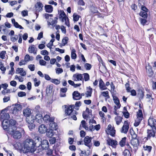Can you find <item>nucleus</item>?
I'll return each instance as SVG.
<instances>
[{
  "mask_svg": "<svg viewBox=\"0 0 156 156\" xmlns=\"http://www.w3.org/2000/svg\"><path fill=\"white\" fill-rule=\"evenodd\" d=\"M23 149L24 153H34L36 149L34 147V140L31 139H26L23 143Z\"/></svg>",
  "mask_w": 156,
  "mask_h": 156,
  "instance_id": "nucleus-1",
  "label": "nucleus"
},
{
  "mask_svg": "<svg viewBox=\"0 0 156 156\" xmlns=\"http://www.w3.org/2000/svg\"><path fill=\"white\" fill-rule=\"evenodd\" d=\"M2 126L3 129H7L8 132H11L16 129V122L15 120H4L2 122Z\"/></svg>",
  "mask_w": 156,
  "mask_h": 156,
  "instance_id": "nucleus-2",
  "label": "nucleus"
},
{
  "mask_svg": "<svg viewBox=\"0 0 156 156\" xmlns=\"http://www.w3.org/2000/svg\"><path fill=\"white\" fill-rule=\"evenodd\" d=\"M8 133L15 139H20L22 137V134L20 132V131L17 130L16 129L11 131V132H9Z\"/></svg>",
  "mask_w": 156,
  "mask_h": 156,
  "instance_id": "nucleus-3",
  "label": "nucleus"
},
{
  "mask_svg": "<svg viewBox=\"0 0 156 156\" xmlns=\"http://www.w3.org/2000/svg\"><path fill=\"white\" fill-rule=\"evenodd\" d=\"M92 139V138L91 137L86 136L84 137L83 140L84 145L88 147L90 149L91 148L92 145L91 142Z\"/></svg>",
  "mask_w": 156,
  "mask_h": 156,
  "instance_id": "nucleus-4",
  "label": "nucleus"
},
{
  "mask_svg": "<svg viewBox=\"0 0 156 156\" xmlns=\"http://www.w3.org/2000/svg\"><path fill=\"white\" fill-rule=\"evenodd\" d=\"M72 79L75 81H82L83 83V75L78 73L73 75Z\"/></svg>",
  "mask_w": 156,
  "mask_h": 156,
  "instance_id": "nucleus-5",
  "label": "nucleus"
},
{
  "mask_svg": "<svg viewBox=\"0 0 156 156\" xmlns=\"http://www.w3.org/2000/svg\"><path fill=\"white\" fill-rule=\"evenodd\" d=\"M35 141H34V147H39L42 144V139L38 136H35L34 138Z\"/></svg>",
  "mask_w": 156,
  "mask_h": 156,
  "instance_id": "nucleus-6",
  "label": "nucleus"
},
{
  "mask_svg": "<svg viewBox=\"0 0 156 156\" xmlns=\"http://www.w3.org/2000/svg\"><path fill=\"white\" fill-rule=\"evenodd\" d=\"M74 105H71L69 106L66 105L65 108H66L65 110V113L68 115H71L73 111V107Z\"/></svg>",
  "mask_w": 156,
  "mask_h": 156,
  "instance_id": "nucleus-7",
  "label": "nucleus"
},
{
  "mask_svg": "<svg viewBox=\"0 0 156 156\" xmlns=\"http://www.w3.org/2000/svg\"><path fill=\"white\" fill-rule=\"evenodd\" d=\"M36 8V12H41L42 10L43 5L40 2H37L35 5Z\"/></svg>",
  "mask_w": 156,
  "mask_h": 156,
  "instance_id": "nucleus-8",
  "label": "nucleus"
},
{
  "mask_svg": "<svg viewBox=\"0 0 156 156\" xmlns=\"http://www.w3.org/2000/svg\"><path fill=\"white\" fill-rule=\"evenodd\" d=\"M147 137L148 139H150L151 137H154L155 136V132L154 130L153 129H148L147 130Z\"/></svg>",
  "mask_w": 156,
  "mask_h": 156,
  "instance_id": "nucleus-9",
  "label": "nucleus"
},
{
  "mask_svg": "<svg viewBox=\"0 0 156 156\" xmlns=\"http://www.w3.org/2000/svg\"><path fill=\"white\" fill-rule=\"evenodd\" d=\"M129 124L127 121H125L124 122V124L122 128L121 132L122 133H126L128 130Z\"/></svg>",
  "mask_w": 156,
  "mask_h": 156,
  "instance_id": "nucleus-10",
  "label": "nucleus"
},
{
  "mask_svg": "<svg viewBox=\"0 0 156 156\" xmlns=\"http://www.w3.org/2000/svg\"><path fill=\"white\" fill-rule=\"evenodd\" d=\"M41 146L42 148L44 149H48L49 148V143L47 140H43L42 141Z\"/></svg>",
  "mask_w": 156,
  "mask_h": 156,
  "instance_id": "nucleus-11",
  "label": "nucleus"
},
{
  "mask_svg": "<svg viewBox=\"0 0 156 156\" xmlns=\"http://www.w3.org/2000/svg\"><path fill=\"white\" fill-rule=\"evenodd\" d=\"M107 144L111 145L113 147L115 148L117 144V142L115 140H113L111 139H108L107 140Z\"/></svg>",
  "mask_w": 156,
  "mask_h": 156,
  "instance_id": "nucleus-12",
  "label": "nucleus"
},
{
  "mask_svg": "<svg viewBox=\"0 0 156 156\" xmlns=\"http://www.w3.org/2000/svg\"><path fill=\"white\" fill-rule=\"evenodd\" d=\"M73 98L75 100H80L81 98L80 94L77 91H74L73 93Z\"/></svg>",
  "mask_w": 156,
  "mask_h": 156,
  "instance_id": "nucleus-13",
  "label": "nucleus"
},
{
  "mask_svg": "<svg viewBox=\"0 0 156 156\" xmlns=\"http://www.w3.org/2000/svg\"><path fill=\"white\" fill-rule=\"evenodd\" d=\"M99 87L101 90L107 89V87L106 86L105 83L101 79H100L99 81Z\"/></svg>",
  "mask_w": 156,
  "mask_h": 156,
  "instance_id": "nucleus-14",
  "label": "nucleus"
},
{
  "mask_svg": "<svg viewBox=\"0 0 156 156\" xmlns=\"http://www.w3.org/2000/svg\"><path fill=\"white\" fill-rule=\"evenodd\" d=\"M35 119V117L33 115H31L26 117V121L27 123H34Z\"/></svg>",
  "mask_w": 156,
  "mask_h": 156,
  "instance_id": "nucleus-15",
  "label": "nucleus"
},
{
  "mask_svg": "<svg viewBox=\"0 0 156 156\" xmlns=\"http://www.w3.org/2000/svg\"><path fill=\"white\" fill-rule=\"evenodd\" d=\"M146 72L150 76H151L153 74V72L151 66L148 64L147 66H146Z\"/></svg>",
  "mask_w": 156,
  "mask_h": 156,
  "instance_id": "nucleus-16",
  "label": "nucleus"
},
{
  "mask_svg": "<svg viewBox=\"0 0 156 156\" xmlns=\"http://www.w3.org/2000/svg\"><path fill=\"white\" fill-rule=\"evenodd\" d=\"M54 119H52L50 122L49 127L50 129H52L53 130H56L58 127L57 124L54 121Z\"/></svg>",
  "mask_w": 156,
  "mask_h": 156,
  "instance_id": "nucleus-17",
  "label": "nucleus"
},
{
  "mask_svg": "<svg viewBox=\"0 0 156 156\" xmlns=\"http://www.w3.org/2000/svg\"><path fill=\"white\" fill-rule=\"evenodd\" d=\"M131 144L135 148H137L139 145V141L137 139H132L131 141Z\"/></svg>",
  "mask_w": 156,
  "mask_h": 156,
  "instance_id": "nucleus-18",
  "label": "nucleus"
},
{
  "mask_svg": "<svg viewBox=\"0 0 156 156\" xmlns=\"http://www.w3.org/2000/svg\"><path fill=\"white\" fill-rule=\"evenodd\" d=\"M46 130L47 128L44 125H41L39 126L38 130L41 133H44L46 132Z\"/></svg>",
  "mask_w": 156,
  "mask_h": 156,
  "instance_id": "nucleus-19",
  "label": "nucleus"
},
{
  "mask_svg": "<svg viewBox=\"0 0 156 156\" xmlns=\"http://www.w3.org/2000/svg\"><path fill=\"white\" fill-rule=\"evenodd\" d=\"M23 113L24 115L26 117L31 115V110L29 108H27L24 109L23 110Z\"/></svg>",
  "mask_w": 156,
  "mask_h": 156,
  "instance_id": "nucleus-20",
  "label": "nucleus"
},
{
  "mask_svg": "<svg viewBox=\"0 0 156 156\" xmlns=\"http://www.w3.org/2000/svg\"><path fill=\"white\" fill-rule=\"evenodd\" d=\"M35 119L37 122L41 123L43 119L42 116L41 114L37 113L36 115Z\"/></svg>",
  "mask_w": 156,
  "mask_h": 156,
  "instance_id": "nucleus-21",
  "label": "nucleus"
},
{
  "mask_svg": "<svg viewBox=\"0 0 156 156\" xmlns=\"http://www.w3.org/2000/svg\"><path fill=\"white\" fill-rule=\"evenodd\" d=\"M44 7L45 11L47 12L51 13L53 11V8L51 5H45Z\"/></svg>",
  "mask_w": 156,
  "mask_h": 156,
  "instance_id": "nucleus-22",
  "label": "nucleus"
},
{
  "mask_svg": "<svg viewBox=\"0 0 156 156\" xmlns=\"http://www.w3.org/2000/svg\"><path fill=\"white\" fill-rule=\"evenodd\" d=\"M10 118V116L8 113H5L2 114H0V118L4 120H8Z\"/></svg>",
  "mask_w": 156,
  "mask_h": 156,
  "instance_id": "nucleus-23",
  "label": "nucleus"
},
{
  "mask_svg": "<svg viewBox=\"0 0 156 156\" xmlns=\"http://www.w3.org/2000/svg\"><path fill=\"white\" fill-rule=\"evenodd\" d=\"M113 100L115 104L117 105V106H118V108H120L121 104L118 98L116 96H113Z\"/></svg>",
  "mask_w": 156,
  "mask_h": 156,
  "instance_id": "nucleus-24",
  "label": "nucleus"
},
{
  "mask_svg": "<svg viewBox=\"0 0 156 156\" xmlns=\"http://www.w3.org/2000/svg\"><path fill=\"white\" fill-rule=\"evenodd\" d=\"M155 120L153 119H149L148 120V124L151 127H155L156 125V122H155Z\"/></svg>",
  "mask_w": 156,
  "mask_h": 156,
  "instance_id": "nucleus-25",
  "label": "nucleus"
},
{
  "mask_svg": "<svg viewBox=\"0 0 156 156\" xmlns=\"http://www.w3.org/2000/svg\"><path fill=\"white\" fill-rule=\"evenodd\" d=\"M46 135L48 137H51L54 135L53 130L51 129H47Z\"/></svg>",
  "mask_w": 156,
  "mask_h": 156,
  "instance_id": "nucleus-26",
  "label": "nucleus"
},
{
  "mask_svg": "<svg viewBox=\"0 0 156 156\" xmlns=\"http://www.w3.org/2000/svg\"><path fill=\"white\" fill-rule=\"evenodd\" d=\"M138 91L137 95L139 97V99H143L144 96V92L141 89H138Z\"/></svg>",
  "mask_w": 156,
  "mask_h": 156,
  "instance_id": "nucleus-27",
  "label": "nucleus"
},
{
  "mask_svg": "<svg viewBox=\"0 0 156 156\" xmlns=\"http://www.w3.org/2000/svg\"><path fill=\"white\" fill-rule=\"evenodd\" d=\"M14 147L17 150H22L23 151V147H22L21 144L19 143H17L14 145Z\"/></svg>",
  "mask_w": 156,
  "mask_h": 156,
  "instance_id": "nucleus-28",
  "label": "nucleus"
},
{
  "mask_svg": "<svg viewBox=\"0 0 156 156\" xmlns=\"http://www.w3.org/2000/svg\"><path fill=\"white\" fill-rule=\"evenodd\" d=\"M14 107L13 110L14 111H20L21 110L22 106V105H21L20 104H16L14 105Z\"/></svg>",
  "mask_w": 156,
  "mask_h": 156,
  "instance_id": "nucleus-29",
  "label": "nucleus"
},
{
  "mask_svg": "<svg viewBox=\"0 0 156 156\" xmlns=\"http://www.w3.org/2000/svg\"><path fill=\"white\" fill-rule=\"evenodd\" d=\"M92 92V89L90 87H89L87 88V91L86 94L87 97H91Z\"/></svg>",
  "mask_w": 156,
  "mask_h": 156,
  "instance_id": "nucleus-30",
  "label": "nucleus"
},
{
  "mask_svg": "<svg viewBox=\"0 0 156 156\" xmlns=\"http://www.w3.org/2000/svg\"><path fill=\"white\" fill-rule=\"evenodd\" d=\"M102 66H100L99 67V69H100V70L102 73H103V72H106L107 70L106 66H105V63L103 62H102Z\"/></svg>",
  "mask_w": 156,
  "mask_h": 156,
  "instance_id": "nucleus-31",
  "label": "nucleus"
},
{
  "mask_svg": "<svg viewBox=\"0 0 156 156\" xmlns=\"http://www.w3.org/2000/svg\"><path fill=\"white\" fill-rule=\"evenodd\" d=\"M53 119L52 118L51 119L50 118V116L49 115H44L43 118L42 120L45 121V122H50L52 119Z\"/></svg>",
  "mask_w": 156,
  "mask_h": 156,
  "instance_id": "nucleus-32",
  "label": "nucleus"
},
{
  "mask_svg": "<svg viewBox=\"0 0 156 156\" xmlns=\"http://www.w3.org/2000/svg\"><path fill=\"white\" fill-rule=\"evenodd\" d=\"M122 117L120 116H117L115 118V120L116 122V123L117 125H119L121 122Z\"/></svg>",
  "mask_w": 156,
  "mask_h": 156,
  "instance_id": "nucleus-33",
  "label": "nucleus"
},
{
  "mask_svg": "<svg viewBox=\"0 0 156 156\" xmlns=\"http://www.w3.org/2000/svg\"><path fill=\"white\" fill-rule=\"evenodd\" d=\"M81 125L86 130H87L88 129V128L87 126L86 125V122L85 121L83 120L81 122V124L80 126V129H81Z\"/></svg>",
  "mask_w": 156,
  "mask_h": 156,
  "instance_id": "nucleus-34",
  "label": "nucleus"
},
{
  "mask_svg": "<svg viewBox=\"0 0 156 156\" xmlns=\"http://www.w3.org/2000/svg\"><path fill=\"white\" fill-rule=\"evenodd\" d=\"M31 58L32 59H30V57L29 55H26L24 58V61L26 62H27L29 61L30 60L32 61L33 60V57L31 56Z\"/></svg>",
  "mask_w": 156,
  "mask_h": 156,
  "instance_id": "nucleus-35",
  "label": "nucleus"
},
{
  "mask_svg": "<svg viewBox=\"0 0 156 156\" xmlns=\"http://www.w3.org/2000/svg\"><path fill=\"white\" fill-rule=\"evenodd\" d=\"M143 114L141 110H139L137 113V118L140 119L139 120H142V119Z\"/></svg>",
  "mask_w": 156,
  "mask_h": 156,
  "instance_id": "nucleus-36",
  "label": "nucleus"
},
{
  "mask_svg": "<svg viewBox=\"0 0 156 156\" xmlns=\"http://www.w3.org/2000/svg\"><path fill=\"white\" fill-rule=\"evenodd\" d=\"M76 50L75 49H73L71 53V57L73 59H75L76 58Z\"/></svg>",
  "mask_w": 156,
  "mask_h": 156,
  "instance_id": "nucleus-37",
  "label": "nucleus"
},
{
  "mask_svg": "<svg viewBox=\"0 0 156 156\" xmlns=\"http://www.w3.org/2000/svg\"><path fill=\"white\" fill-rule=\"evenodd\" d=\"M126 139V137H124L120 141L119 144L122 147L124 146L125 145Z\"/></svg>",
  "mask_w": 156,
  "mask_h": 156,
  "instance_id": "nucleus-38",
  "label": "nucleus"
},
{
  "mask_svg": "<svg viewBox=\"0 0 156 156\" xmlns=\"http://www.w3.org/2000/svg\"><path fill=\"white\" fill-rule=\"evenodd\" d=\"M83 80H84L85 81L89 80L90 79V76L87 73H84L83 74Z\"/></svg>",
  "mask_w": 156,
  "mask_h": 156,
  "instance_id": "nucleus-39",
  "label": "nucleus"
},
{
  "mask_svg": "<svg viewBox=\"0 0 156 156\" xmlns=\"http://www.w3.org/2000/svg\"><path fill=\"white\" fill-rule=\"evenodd\" d=\"M28 51L30 53H32L34 52L35 51V47L34 45H32L31 46L29 47L28 49Z\"/></svg>",
  "mask_w": 156,
  "mask_h": 156,
  "instance_id": "nucleus-40",
  "label": "nucleus"
},
{
  "mask_svg": "<svg viewBox=\"0 0 156 156\" xmlns=\"http://www.w3.org/2000/svg\"><path fill=\"white\" fill-rule=\"evenodd\" d=\"M139 15L144 18H147V14L146 12L141 11L139 13Z\"/></svg>",
  "mask_w": 156,
  "mask_h": 156,
  "instance_id": "nucleus-41",
  "label": "nucleus"
},
{
  "mask_svg": "<svg viewBox=\"0 0 156 156\" xmlns=\"http://www.w3.org/2000/svg\"><path fill=\"white\" fill-rule=\"evenodd\" d=\"M90 9L92 13H95L98 12V10L97 8L94 6H91L90 8Z\"/></svg>",
  "mask_w": 156,
  "mask_h": 156,
  "instance_id": "nucleus-42",
  "label": "nucleus"
},
{
  "mask_svg": "<svg viewBox=\"0 0 156 156\" xmlns=\"http://www.w3.org/2000/svg\"><path fill=\"white\" fill-rule=\"evenodd\" d=\"M69 38L67 37H65L62 41V45L65 46L67 43Z\"/></svg>",
  "mask_w": 156,
  "mask_h": 156,
  "instance_id": "nucleus-43",
  "label": "nucleus"
},
{
  "mask_svg": "<svg viewBox=\"0 0 156 156\" xmlns=\"http://www.w3.org/2000/svg\"><path fill=\"white\" fill-rule=\"evenodd\" d=\"M33 80L34 86L35 87L38 86L40 83V81L39 80L37 81V79L36 78H34Z\"/></svg>",
  "mask_w": 156,
  "mask_h": 156,
  "instance_id": "nucleus-44",
  "label": "nucleus"
},
{
  "mask_svg": "<svg viewBox=\"0 0 156 156\" xmlns=\"http://www.w3.org/2000/svg\"><path fill=\"white\" fill-rule=\"evenodd\" d=\"M81 105V102L80 101H76L75 104V106L74 105V107H73V108H75L76 109H78L79 107Z\"/></svg>",
  "mask_w": 156,
  "mask_h": 156,
  "instance_id": "nucleus-45",
  "label": "nucleus"
},
{
  "mask_svg": "<svg viewBox=\"0 0 156 156\" xmlns=\"http://www.w3.org/2000/svg\"><path fill=\"white\" fill-rule=\"evenodd\" d=\"M124 109H125L126 111V112H123V115L126 118H128L129 117V113L128 112V111H127L126 107H124Z\"/></svg>",
  "mask_w": 156,
  "mask_h": 156,
  "instance_id": "nucleus-46",
  "label": "nucleus"
},
{
  "mask_svg": "<svg viewBox=\"0 0 156 156\" xmlns=\"http://www.w3.org/2000/svg\"><path fill=\"white\" fill-rule=\"evenodd\" d=\"M51 82L56 85L59 84L60 82V80L57 79H52Z\"/></svg>",
  "mask_w": 156,
  "mask_h": 156,
  "instance_id": "nucleus-47",
  "label": "nucleus"
},
{
  "mask_svg": "<svg viewBox=\"0 0 156 156\" xmlns=\"http://www.w3.org/2000/svg\"><path fill=\"white\" fill-rule=\"evenodd\" d=\"M101 94L104 97H106L108 98H109L108 92V91L101 92Z\"/></svg>",
  "mask_w": 156,
  "mask_h": 156,
  "instance_id": "nucleus-48",
  "label": "nucleus"
},
{
  "mask_svg": "<svg viewBox=\"0 0 156 156\" xmlns=\"http://www.w3.org/2000/svg\"><path fill=\"white\" fill-rule=\"evenodd\" d=\"M123 153L124 156H131L130 151L127 149L125 150Z\"/></svg>",
  "mask_w": 156,
  "mask_h": 156,
  "instance_id": "nucleus-49",
  "label": "nucleus"
},
{
  "mask_svg": "<svg viewBox=\"0 0 156 156\" xmlns=\"http://www.w3.org/2000/svg\"><path fill=\"white\" fill-rule=\"evenodd\" d=\"M35 126V125L34 123H32L31 124L28 123V127L30 130H32V129H34Z\"/></svg>",
  "mask_w": 156,
  "mask_h": 156,
  "instance_id": "nucleus-50",
  "label": "nucleus"
},
{
  "mask_svg": "<svg viewBox=\"0 0 156 156\" xmlns=\"http://www.w3.org/2000/svg\"><path fill=\"white\" fill-rule=\"evenodd\" d=\"M18 38V35H15L14 37H11V40L12 42H15L17 40Z\"/></svg>",
  "mask_w": 156,
  "mask_h": 156,
  "instance_id": "nucleus-51",
  "label": "nucleus"
},
{
  "mask_svg": "<svg viewBox=\"0 0 156 156\" xmlns=\"http://www.w3.org/2000/svg\"><path fill=\"white\" fill-rule=\"evenodd\" d=\"M6 54V52L5 51H3L0 53V58L4 59L5 57V55Z\"/></svg>",
  "mask_w": 156,
  "mask_h": 156,
  "instance_id": "nucleus-52",
  "label": "nucleus"
},
{
  "mask_svg": "<svg viewBox=\"0 0 156 156\" xmlns=\"http://www.w3.org/2000/svg\"><path fill=\"white\" fill-rule=\"evenodd\" d=\"M23 69L22 68H17L16 71V74L21 73L23 72Z\"/></svg>",
  "mask_w": 156,
  "mask_h": 156,
  "instance_id": "nucleus-53",
  "label": "nucleus"
},
{
  "mask_svg": "<svg viewBox=\"0 0 156 156\" xmlns=\"http://www.w3.org/2000/svg\"><path fill=\"white\" fill-rule=\"evenodd\" d=\"M84 67L86 70H89L90 69L91 66L90 64L87 63L85 64Z\"/></svg>",
  "mask_w": 156,
  "mask_h": 156,
  "instance_id": "nucleus-54",
  "label": "nucleus"
},
{
  "mask_svg": "<svg viewBox=\"0 0 156 156\" xmlns=\"http://www.w3.org/2000/svg\"><path fill=\"white\" fill-rule=\"evenodd\" d=\"M13 25L16 28H19V29H23V28L21 25H20L17 22L15 23Z\"/></svg>",
  "mask_w": 156,
  "mask_h": 156,
  "instance_id": "nucleus-55",
  "label": "nucleus"
},
{
  "mask_svg": "<svg viewBox=\"0 0 156 156\" xmlns=\"http://www.w3.org/2000/svg\"><path fill=\"white\" fill-rule=\"evenodd\" d=\"M141 23L143 26L147 22V20L146 19H144L140 18H139Z\"/></svg>",
  "mask_w": 156,
  "mask_h": 156,
  "instance_id": "nucleus-56",
  "label": "nucleus"
},
{
  "mask_svg": "<svg viewBox=\"0 0 156 156\" xmlns=\"http://www.w3.org/2000/svg\"><path fill=\"white\" fill-rule=\"evenodd\" d=\"M26 93L24 92L20 91L18 93V95L19 97H23L26 96Z\"/></svg>",
  "mask_w": 156,
  "mask_h": 156,
  "instance_id": "nucleus-57",
  "label": "nucleus"
},
{
  "mask_svg": "<svg viewBox=\"0 0 156 156\" xmlns=\"http://www.w3.org/2000/svg\"><path fill=\"white\" fill-rule=\"evenodd\" d=\"M28 67L32 71H33L35 70V66L34 64L29 65Z\"/></svg>",
  "mask_w": 156,
  "mask_h": 156,
  "instance_id": "nucleus-58",
  "label": "nucleus"
},
{
  "mask_svg": "<svg viewBox=\"0 0 156 156\" xmlns=\"http://www.w3.org/2000/svg\"><path fill=\"white\" fill-rule=\"evenodd\" d=\"M115 131L114 129V128L113 127L112 128V129L110 130L109 132L110 133V135L112 136H114L115 134Z\"/></svg>",
  "mask_w": 156,
  "mask_h": 156,
  "instance_id": "nucleus-59",
  "label": "nucleus"
},
{
  "mask_svg": "<svg viewBox=\"0 0 156 156\" xmlns=\"http://www.w3.org/2000/svg\"><path fill=\"white\" fill-rule=\"evenodd\" d=\"M53 85L51 84V85H49L47 87L46 91H48L49 93L50 92V91H51L52 89H53Z\"/></svg>",
  "mask_w": 156,
  "mask_h": 156,
  "instance_id": "nucleus-60",
  "label": "nucleus"
},
{
  "mask_svg": "<svg viewBox=\"0 0 156 156\" xmlns=\"http://www.w3.org/2000/svg\"><path fill=\"white\" fill-rule=\"evenodd\" d=\"M125 87L127 92H129L130 91V88L129 87V83H127L125 85Z\"/></svg>",
  "mask_w": 156,
  "mask_h": 156,
  "instance_id": "nucleus-61",
  "label": "nucleus"
},
{
  "mask_svg": "<svg viewBox=\"0 0 156 156\" xmlns=\"http://www.w3.org/2000/svg\"><path fill=\"white\" fill-rule=\"evenodd\" d=\"M140 119L137 118L136 120H135V122L134 123V126L136 127L138 126L140 124V122L141 120H139Z\"/></svg>",
  "mask_w": 156,
  "mask_h": 156,
  "instance_id": "nucleus-62",
  "label": "nucleus"
},
{
  "mask_svg": "<svg viewBox=\"0 0 156 156\" xmlns=\"http://www.w3.org/2000/svg\"><path fill=\"white\" fill-rule=\"evenodd\" d=\"M58 19V18L57 17H55L54 18V20H52V21L51 22V23H50V24L52 25V26H54V25L56 24L57 23V20Z\"/></svg>",
  "mask_w": 156,
  "mask_h": 156,
  "instance_id": "nucleus-63",
  "label": "nucleus"
},
{
  "mask_svg": "<svg viewBox=\"0 0 156 156\" xmlns=\"http://www.w3.org/2000/svg\"><path fill=\"white\" fill-rule=\"evenodd\" d=\"M56 141V139L55 137H52L50 140L49 141L51 144H55Z\"/></svg>",
  "mask_w": 156,
  "mask_h": 156,
  "instance_id": "nucleus-64",
  "label": "nucleus"
}]
</instances>
